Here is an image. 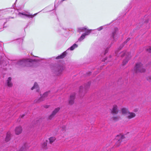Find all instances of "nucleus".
Instances as JSON below:
<instances>
[{
	"label": "nucleus",
	"mask_w": 151,
	"mask_h": 151,
	"mask_svg": "<svg viewBox=\"0 0 151 151\" xmlns=\"http://www.w3.org/2000/svg\"><path fill=\"white\" fill-rule=\"evenodd\" d=\"M108 52V50L107 49H106V50H105V52L104 54V55H105Z\"/></svg>",
	"instance_id": "473e14b6"
},
{
	"label": "nucleus",
	"mask_w": 151,
	"mask_h": 151,
	"mask_svg": "<svg viewBox=\"0 0 151 151\" xmlns=\"http://www.w3.org/2000/svg\"><path fill=\"white\" fill-rule=\"evenodd\" d=\"M66 52H65L62 53L60 56L57 57L56 58V59H61L63 58L66 55Z\"/></svg>",
	"instance_id": "dca6fc26"
},
{
	"label": "nucleus",
	"mask_w": 151,
	"mask_h": 151,
	"mask_svg": "<svg viewBox=\"0 0 151 151\" xmlns=\"http://www.w3.org/2000/svg\"><path fill=\"white\" fill-rule=\"evenodd\" d=\"M47 140L45 141L44 142L42 143L41 144L42 147V148L46 149V146L47 145Z\"/></svg>",
	"instance_id": "6ab92c4d"
},
{
	"label": "nucleus",
	"mask_w": 151,
	"mask_h": 151,
	"mask_svg": "<svg viewBox=\"0 0 151 151\" xmlns=\"http://www.w3.org/2000/svg\"><path fill=\"white\" fill-rule=\"evenodd\" d=\"M121 56L122 57L125 56L126 57V58L123 62V65H125L127 63L128 60L131 57L130 55V53L126 51L123 52L121 53Z\"/></svg>",
	"instance_id": "7ed1b4c3"
},
{
	"label": "nucleus",
	"mask_w": 151,
	"mask_h": 151,
	"mask_svg": "<svg viewBox=\"0 0 151 151\" xmlns=\"http://www.w3.org/2000/svg\"><path fill=\"white\" fill-rule=\"evenodd\" d=\"M134 70L136 73L144 72L145 71V69L143 68L142 64L141 63L136 64Z\"/></svg>",
	"instance_id": "f03ea898"
},
{
	"label": "nucleus",
	"mask_w": 151,
	"mask_h": 151,
	"mask_svg": "<svg viewBox=\"0 0 151 151\" xmlns=\"http://www.w3.org/2000/svg\"><path fill=\"white\" fill-rule=\"evenodd\" d=\"M78 45L76 44H74L70 48V49L71 50H73L75 48L77 47Z\"/></svg>",
	"instance_id": "4be33fe9"
},
{
	"label": "nucleus",
	"mask_w": 151,
	"mask_h": 151,
	"mask_svg": "<svg viewBox=\"0 0 151 151\" xmlns=\"http://www.w3.org/2000/svg\"><path fill=\"white\" fill-rule=\"evenodd\" d=\"M91 73L90 72H89L88 73H86V75L88 76H89L91 75Z\"/></svg>",
	"instance_id": "2f4dec72"
},
{
	"label": "nucleus",
	"mask_w": 151,
	"mask_h": 151,
	"mask_svg": "<svg viewBox=\"0 0 151 151\" xmlns=\"http://www.w3.org/2000/svg\"><path fill=\"white\" fill-rule=\"evenodd\" d=\"M24 116V115H23L21 117H23Z\"/></svg>",
	"instance_id": "c9c22d12"
},
{
	"label": "nucleus",
	"mask_w": 151,
	"mask_h": 151,
	"mask_svg": "<svg viewBox=\"0 0 151 151\" xmlns=\"http://www.w3.org/2000/svg\"><path fill=\"white\" fill-rule=\"evenodd\" d=\"M91 83V82L90 81H89L87 83L86 85V91L89 88Z\"/></svg>",
	"instance_id": "5701e85b"
},
{
	"label": "nucleus",
	"mask_w": 151,
	"mask_h": 151,
	"mask_svg": "<svg viewBox=\"0 0 151 151\" xmlns=\"http://www.w3.org/2000/svg\"><path fill=\"white\" fill-rule=\"evenodd\" d=\"M49 141L50 143H52L55 139V138L54 137H51L49 139Z\"/></svg>",
	"instance_id": "b1692460"
},
{
	"label": "nucleus",
	"mask_w": 151,
	"mask_h": 151,
	"mask_svg": "<svg viewBox=\"0 0 151 151\" xmlns=\"http://www.w3.org/2000/svg\"><path fill=\"white\" fill-rule=\"evenodd\" d=\"M130 38H128L124 42V43H127L128 41H129L130 40Z\"/></svg>",
	"instance_id": "7c9ffc66"
},
{
	"label": "nucleus",
	"mask_w": 151,
	"mask_h": 151,
	"mask_svg": "<svg viewBox=\"0 0 151 151\" xmlns=\"http://www.w3.org/2000/svg\"><path fill=\"white\" fill-rule=\"evenodd\" d=\"M11 78L9 77L8 78V79L7 81V86L9 87H11L12 85V84L11 82Z\"/></svg>",
	"instance_id": "a211bd4d"
},
{
	"label": "nucleus",
	"mask_w": 151,
	"mask_h": 151,
	"mask_svg": "<svg viewBox=\"0 0 151 151\" xmlns=\"http://www.w3.org/2000/svg\"><path fill=\"white\" fill-rule=\"evenodd\" d=\"M37 13H36L34 14L33 15L29 13L28 12H22V13H21V12H19L18 15L20 16V17L24 18V16H25L27 17H29V18H32L35 16H36Z\"/></svg>",
	"instance_id": "39448f33"
},
{
	"label": "nucleus",
	"mask_w": 151,
	"mask_h": 151,
	"mask_svg": "<svg viewBox=\"0 0 151 151\" xmlns=\"http://www.w3.org/2000/svg\"><path fill=\"white\" fill-rule=\"evenodd\" d=\"M60 108L59 107L56 108L52 112V114L49 116V119H51L54 116L55 114L57 113L60 110Z\"/></svg>",
	"instance_id": "9d476101"
},
{
	"label": "nucleus",
	"mask_w": 151,
	"mask_h": 151,
	"mask_svg": "<svg viewBox=\"0 0 151 151\" xmlns=\"http://www.w3.org/2000/svg\"><path fill=\"white\" fill-rule=\"evenodd\" d=\"M75 93H73L70 96L69 100V104L72 105L74 103V100L75 99Z\"/></svg>",
	"instance_id": "f8f14e48"
},
{
	"label": "nucleus",
	"mask_w": 151,
	"mask_h": 151,
	"mask_svg": "<svg viewBox=\"0 0 151 151\" xmlns=\"http://www.w3.org/2000/svg\"><path fill=\"white\" fill-rule=\"evenodd\" d=\"M147 80L149 81H151V76L147 77L146 78Z\"/></svg>",
	"instance_id": "c85d7f7f"
},
{
	"label": "nucleus",
	"mask_w": 151,
	"mask_h": 151,
	"mask_svg": "<svg viewBox=\"0 0 151 151\" xmlns=\"http://www.w3.org/2000/svg\"><path fill=\"white\" fill-rule=\"evenodd\" d=\"M46 107V108H47L48 107H47H47Z\"/></svg>",
	"instance_id": "4c0bfd02"
},
{
	"label": "nucleus",
	"mask_w": 151,
	"mask_h": 151,
	"mask_svg": "<svg viewBox=\"0 0 151 151\" xmlns=\"http://www.w3.org/2000/svg\"><path fill=\"white\" fill-rule=\"evenodd\" d=\"M11 135V134L10 132H8L7 133V134L5 139V141L6 142H8L10 140V139Z\"/></svg>",
	"instance_id": "f3484780"
},
{
	"label": "nucleus",
	"mask_w": 151,
	"mask_h": 151,
	"mask_svg": "<svg viewBox=\"0 0 151 151\" xmlns=\"http://www.w3.org/2000/svg\"><path fill=\"white\" fill-rule=\"evenodd\" d=\"M32 60L30 59H23L19 61L17 64L23 67H31L33 66V63Z\"/></svg>",
	"instance_id": "f257e3e1"
},
{
	"label": "nucleus",
	"mask_w": 151,
	"mask_h": 151,
	"mask_svg": "<svg viewBox=\"0 0 151 151\" xmlns=\"http://www.w3.org/2000/svg\"><path fill=\"white\" fill-rule=\"evenodd\" d=\"M50 93V92H47L45 93L39 99L37 102H39L42 101L47 99V97Z\"/></svg>",
	"instance_id": "423d86ee"
},
{
	"label": "nucleus",
	"mask_w": 151,
	"mask_h": 151,
	"mask_svg": "<svg viewBox=\"0 0 151 151\" xmlns=\"http://www.w3.org/2000/svg\"><path fill=\"white\" fill-rule=\"evenodd\" d=\"M118 112L117 106L116 105H114L111 110V113L113 114H116L118 113Z\"/></svg>",
	"instance_id": "1a4fd4ad"
},
{
	"label": "nucleus",
	"mask_w": 151,
	"mask_h": 151,
	"mask_svg": "<svg viewBox=\"0 0 151 151\" xmlns=\"http://www.w3.org/2000/svg\"><path fill=\"white\" fill-rule=\"evenodd\" d=\"M107 58H105V59L102 60V61L103 62H104L107 59Z\"/></svg>",
	"instance_id": "72a5a7b5"
},
{
	"label": "nucleus",
	"mask_w": 151,
	"mask_h": 151,
	"mask_svg": "<svg viewBox=\"0 0 151 151\" xmlns=\"http://www.w3.org/2000/svg\"><path fill=\"white\" fill-rule=\"evenodd\" d=\"M121 111L122 114L123 115H126L129 111L128 109L125 107L122 108Z\"/></svg>",
	"instance_id": "ddd939ff"
},
{
	"label": "nucleus",
	"mask_w": 151,
	"mask_h": 151,
	"mask_svg": "<svg viewBox=\"0 0 151 151\" xmlns=\"http://www.w3.org/2000/svg\"><path fill=\"white\" fill-rule=\"evenodd\" d=\"M120 118V117L119 116H113L112 118V119L114 121H118Z\"/></svg>",
	"instance_id": "aec40b11"
},
{
	"label": "nucleus",
	"mask_w": 151,
	"mask_h": 151,
	"mask_svg": "<svg viewBox=\"0 0 151 151\" xmlns=\"http://www.w3.org/2000/svg\"><path fill=\"white\" fill-rule=\"evenodd\" d=\"M118 29L117 28H114V31L112 33V37L114 39L116 37L117 35V33L118 31Z\"/></svg>",
	"instance_id": "4468645a"
},
{
	"label": "nucleus",
	"mask_w": 151,
	"mask_h": 151,
	"mask_svg": "<svg viewBox=\"0 0 151 151\" xmlns=\"http://www.w3.org/2000/svg\"><path fill=\"white\" fill-rule=\"evenodd\" d=\"M20 41H22V40L21 39H20Z\"/></svg>",
	"instance_id": "e433bc0d"
},
{
	"label": "nucleus",
	"mask_w": 151,
	"mask_h": 151,
	"mask_svg": "<svg viewBox=\"0 0 151 151\" xmlns=\"http://www.w3.org/2000/svg\"><path fill=\"white\" fill-rule=\"evenodd\" d=\"M64 69V68L63 66H58L56 70L55 73L57 75H60L62 73L63 70Z\"/></svg>",
	"instance_id": "6e6552de"
},
{
	"label": "nucleus",
	"mask_w": 151,
	"mask_h": 151,
	"mask_svg": "<svg viewBox=\"0 0 151 151\" xmlns=\"http://www.w3.org/2000/svg\"><path fill=\"white\" fill-rule=\"evenodd\" d=\"M136 116V114L135 113L129 111L126 115V118L128 119H130L135 117Z\"/></svg>",
	"instance_id": "0eeeda50"
},
{
	"label": "nucleus",
	"mask_w": 151,
	"mask_h": 151,
	"mask_svg": "<svg viewBox=\"0 0 151 151\" xmlns=\"http://www.w3.org/2000/svg\"><path fill=\"white\" fill-rule=\"evenodd\" d=\"M85 38V33H83L81 37L78 39V41H82Z\"/></svg>",
	"instance_id": "412c9836"
},
{
	"label": "nucleus",
	"mask_w": 151,
	"mask_h": 151,
	"mask_svg": "<svg viewBox=\"0 0 151 151\" xmlns=\"http://www.w3.org/2000/svg\"><path fill=\"white\" fill-rule=\"evenodd\" d=\"M147 51L149 52H151V47H149L146 49Z\"/></svg>",
	"instance_id": "cd10ccee"
},
{
	"label": "nucleus",
	"mask_w": 151,
	"mask_h": 151,
	"mask_svg": "<svg viewBox=\"0 0 151 151\" xmlns=\"http://www.w3.org/2000/svg\"><path fill=\"white\" fill-rule=\"evenodd\" d=\"M125 138V137L124 135H117L115 139V141H116V143L115 145V146L116 147H118L119 146L122 140Z\"/></svg>",
	"instance_id": "20e7f679"
},
{
	"label": "nucleus",
	"mask_w": 151,
	"mask_h": 151,
	"mask_svg": "<svg viewBox=\"0 0 151 151\" xmlns=\"http://www.w3.org/2000/svg\"><path fill=\"white\" fill-rule=\"evenodd\" d=\"M34 89H36V91L37 92L39 90L38 86L37 83H35L33 86L31 88L32 90H33Z\"/></svg>",
	"instance_id": "2eb2a0df"
},
{
	"label": "nucleus",
	"mask_w": 151,
	"mask_h": 151,
	"mask_svg": "<svg viewBox=\"0 0 151 151\" xmlns=\"http://www.w3.org/2000/svg\"><path fill=\"white\" fill-rule=\"evenodd\" d=\"M25 150L24 149L23 147H21L19 151H24Z\"/></svg>",
	"instance_id": "c756f323"
},
{
	"label": "nucleus",
	"mask_w": 151,
	"mask_h": 151,
	"mask_svg": "<svg viewBox=\"0 0 151 151\" xmlns=\"http://www.w3.org/2000/svg\"><path fill=\"white\" fill-rule=\"evenodd\" d=\"M91 30H88L86 28V35H89L91 32Z\"/></svg>",
	"instance_id": "a878e982"
},
{
	"label": "nucleus",
	"mask_w": 151,
	"mask_h": 151,
	"mask_svg": "<svg viewBox=\"0 0 151 151\" xmlns=\"http://www.w3.org/2000/svg\"><path fill=\"white\" fill-rule=\"evenodd\" d=\"M22 131V127L20 126L17 127L15 129V132L16 134L18 135L21 133Z\"/></svg>",
	"instance_id": "9b49d317"
},
{
	"label": "nucleus",
	"mask_w": 151,
	"mask_h": 151,
	"mask_svg": "<svg viewBox=\"0 0 151 151\" xmlns=\"http://www.w3.org/2000/svg\"><path fill=\"white\" fill-rule=\"evenodd\" d=\"M84 89V87L83 86H81L79 88V92H81Z\"/></svg>",
	"instance_id": "bb28decb"
},
{
	"label": "nucleus",
	"mask_w": 151,
	"mask_h": 151,
	"mask_svg": "<svg viewBox=\"0 0 151 151\" xmlns=\"http://www.w3.org/2000/svg\"><path fill=\"white\" fill-rule=\"evenodd\" d=\"M78 31L79 32H84L85 31V28L84 27L79 28L78 29Z\"/></svg>",
	"instance_id": "393cba45"
},
{
	"label": "nucleus",
	"mask_w": 151,
	"mask_h": 151,
	"mask_svg": "<svg viewBox=\"0 0 151 151\" xmlns=\"http://www.w3.org/2000/svg\"><path fill=\"white\" fill-rule=\"evenodd\" d=\"M102 29V28H100V29H99L98 30H100L101 29Z\"/></svg>",
	"instance_id": "f704fd0d"
}]
</instances>
